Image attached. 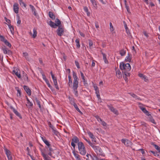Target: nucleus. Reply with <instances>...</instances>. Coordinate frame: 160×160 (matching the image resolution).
Returning <instances> with one entry per match:
<instances>
[{
	"instance_id": "nucleus-55",
	"label": "nucleus",
	"mask_w": 160,
	"mask_h": 160,
	"mask_svg": "<svg viewBox=\"0 0 160 160\" xmlns=\"http://www.w3.org/2000/svg\"><path fill=\"white\" fill-rule=\"evenodd\" d=\"M52 132L54 133V134L57 136L59 133L58 132L57 130H56L55 128H53V129H52Z\"/></svg>"
},
{
	"instance_id": "nucleus-11",
	"label": "nucleus",
	"mask_w": 160,
	"mask_h": 160,
	"mask_svg": "<svg viewBox=\"0 0 160 160\" xmlns=\"http://www.w3.org/2000/svg\"><path fill=\"white\" fill-rule=\"evenodd\" d=\"M23 88L28 96H30L31 94V90L27 86L24 85Z\"/></svg>"
},
{
	"instance_id": "nucleus-38",
	"label": "nucleus",
	"mask_w": 160,
	"mask_h": 160,
	"mask_svg": "<svg viewBox=\"0 0 160 160\" xmlns=\"http://www.w3.org/2000/svg\"><path fill=\"white\" fill-rule=\"evenodd\" d=\"M154 147L156 149H157L158 152H160V147L157 145L156 144H155L153 143L152 144Z\"/></svg>"
},
{
	"instance_id": "nucleus-44",
	"label": "nucleus",
	"mask_w": 160,
	"mask_h": 160,
	"mask_svg": "<svg viewBox=\"0 0 160 160\" xmlns=\"http://www.w3.org/2000/svg\"><path fill=\"white\" fill-rule=\"evenodd\" d=\"M23 77L24 79L25 80L28 81V77L27 75L25 73H23Z\"/></svg>"
},
{
	"instance_id": "nucleus-43",
	"label": "nucleus",
	"mask_w": 160,
	"mask_h": 160,
	"mask_svg": "<svg viewBox=\"0 0 160 160\" xmlns=\"http://www.w3.org/2000/svg\"><path fill=\"white\" fill-rule=\"evenodd\" d=\"M88 43L89 44V48H92L93 45V43L92 41L91 40L89 39L88 40Z\"/></svg>"
},
{
	"instance_id": "nucleus-22",
	"label": "nucleus",
	"mask_w": 160,
	"mask_h": 160,
	"mask_svg": "<svg viewBox=\"0 0 160 160\" xmlns=\"http://www.w3.org/2000/svg\"><path fill=\"white\" fill-rule=\"evenodd\" d=\"M101 53L103 56V59L104 60V62L106 64H108V62L107 59L106 55L102 52H101Z\"/></svg>"
},
{
	"instance_id": "nucleus-23",
	"label": "nucleus",
	"mask_w": 160,
	"mask_h": 160,
	"mask_svg": "<svg viewBox=\"0 0 160 160\" xmlns=\"http://www.w3.org/2000/svg\"><path fill=\"white\" fill-rule=\"evenodd\" d=\"M13 74H14L18 78H21V75L20 73L17 71V70H13L12 71Z\"/></svg>"
},
{
	"instance_id": "nucleus-60",
	"label": "nucleus",
	"mask_w": 160,
	"mask_h": 160,
	"mask_svg": "<svg viewBox=\"0 0 160 160\" xmlns=\"http://www.w3.org/2000/svg\"><path fill=\"white\" fill-rule=\"evenodd\" d=\"M12 53V51L10 50H9L8 49V51H7V54L8 55H11Z\"/></svg>"
},
{
	"instance_id": "nucleus-63",
	"label": "nucleus",
	"mask_w": 160,
	"mask_h": 160,
	"mask_svg": "<svg viewBox=\"0 0 160 160\" xmlns=\"http://www.w3.org/2000/svg\"><path fill=\"white\" fill-rule=\"evenodd\" d=\"M102 122L101 124L103 125L104 126H106L107 125V123L105 122L104 121H102V122Z\"/></svg>"
},
{
	"instance_id": "nucleus-39",
	"label": "nucleus",
	"mask_w": 160,
	"mask_h": 160,
	"mask_svg": "<svg viewBox=\"0 0 160 160\" xmlns=\"http://www.w3.org/2000/svg\"><path fill=\"white\" fill-rule=\"evenodd\" d=\"M26 99H27V103L28 104V105L29 106V107H32L33 106V104L31 102L30 100H29V99H28V98L27 97V96H26Z\"/></svg>"
},
{
	"instance_id": "nucleus-62",
	"label": "nucleus",
	"mask_w": 160,
	"mask_h": 160,
	"mask_svg": "<svg viewBox=\"0 0 160 160\" xmlns=\"http://www.w3.org/2000/svg\"><path fill=\"white\" fill-rule=\"evenodd\" d=\"M142 33L144 34V35L147 38H148V37L149 36L148 35V33L146 31H144Z\"/></svg>"
},
{
	"instance_id": "nucleus-52",
	"label": "nucleus",
	"mask_w": 160,
	"mask_h": 160,
	"mask_svg": "<svg viewBox=\"0 0 160 160\" xmlns=\"http://www.w3.org/2000/svg\"><path fill=\"white\" fill-rule=\"evenodd\" d=\"M17 18L18 20L17 24H20L21 22V21L20 20V17L18 15H17Z\"/></svg>"
},
{
	"instance_id": "nucleus-45",
	"label": "nucleus",
	"mask_w": 160,
	"mask_h": 160,
	"mask_svg": "<svg viewBox=\"0 0 160 160\" xmlns=\"http://www.w3.org/2000/svg\"><path fill=\"white\" fill-rule=\"evenodd\" d=\"M35 100L37 103V104L38 105L39 108L41 109V105L40 104V101H39L38 100V99H37V98H36Z\"/></svg>"
},
{
	"instance_id": "nucleus-7",
	"label": "nucleus",
	"mask_w": 160,
	"mask_h": 160,
	"mask_svg": "<svg viewBox=\"0 0 160 160\" xmlns=\"http://www.w3.org/2000/svg\"><path fill=\"white\" fill-rule=\"evenodd\" d=\"M57 35L59 36L63 35L64 33V28L63 26H59L56 31Z\"/></svg>"
},
{
	"instance_id": "nucleus-21",
	"label": "nucleus",
	"mask_w": 160,
	"mask_h": 160,
	"mask_svg": "<svg viewBox=\"0 0 160 160\" xmlns=\"http://www.w3.org/2000/svg\"><path fill=\"white\" fill-rule=\"evenodd\" d=\"M138 76L142 79H143L145 82H147L148 81L147 77L142 73H139L138 74Z\"/></svg>"
},
{
	"instance_id": "nucleus-14",
	"label": "nucleus",
	"mask_w": 160,
	"mask_h": 160,
	"mask_svg": "<svg viewBox=\"0 0 160 160\" xmlns=\"http://www.w3.org/2000/svg\"><path fill=\"white\" fill-rule=\"evenodd\" d=\"M52 79H53L54 84L55 86V88H56L57 90H58L59 89V88L58 85L57 79L56 78V77L53 78V76H52Z\"/></svg>"
},
{
	"instance_id": "nucleus-34",
	"label": "nucleus",
	"mask_w": 160,
	"mask_h": 160,
	"mask_svg": "<svg viewBox=\"0 0 160 160\" xmlns=\"http://www.w3.org/2000/svg\"><path fill=\"white\" fill-rule=\"evenodd\" d=\"M4 149L7 156L11 154V152L9 150L7 149L5 147H4Z\"/></svg>"
},
{
	"instance_id": "nucleus-2",
	"label": "nucleus",
	"mask_w": 160,
	"mask_h": 160,
	"mask_svg": "<svg viewBox=\"0 0 160 160\" xmlns=\"http://www.w3.org/2000/svg\"><path fill=\"white\" fill-rule=\"evenodd\" d=\"M72 72L73 77L74 80L73 82L72 88L73 90L75 95L76 97H78V93L77 90V88L78 87V78L77 76L76 73L74 71H73Z\"/></svg>"
},
{
	"instance_id": "nucleus-30",
	"label": "nucleus",
	"mask_w": 160,
	"mask_h": 160,
	"mask_svg": "<svg viewBox=\"0 0 160 160\" xmlns=\"http://www.w3.org/2000/svg\"><path fill=\"white\" fill-rule=\"evenodd\" d=\"M15 88L18 92V93L17 94V96L20 97L21 96L22 94L21 90L19 89V88L18 87H16Z\"/></svg>"
},
{
	"instance_id": "nucleus-24",
	"label": "nucleus",
	"mask_w": 160,
	"mask_h": 160,
	"mask_svg": "<svg viewBox=\"0 0 160 160\" xmlns=\"http://www.w3.org/2000/svg\"><path fill=\"white\" fill-rule=\"evenodd\" d=\"M49 25L52 28H57L56 26V24L55 23L53 22L52 21H49V23H48Z\"/></svg>"
},
{
	"instance_id": "nucleus-47",
	"label": "nucleus",
	"mask_w": 160,
	"mask_h": 160,
	"mask_svg": "<svg viewBox=\"0 0 160 160\" xmlns=\"http://www.w3.org/2000/svg\"><path fill=\"white\" fill-rule=\"evenodd\" d=\"M126 53V51L123 49L121 50L120 52V54L121 56H123L125 55Z\"/></svg>"
},
{
	"instance_id": "nucleus-25",
	"label": "nucleus",
	"mask_w": 160,
	"mask_h": 160,
	"mask_svg": "<svg viewBox=\"0 0 160 160\" xmlns=\"http://www.w3.org/2000/svg\"><path fill=\"white\" fill-rule=\"evenodd\" d=\"M92 4L93 7L96 9L97 8V2L95 0H90Z\"/></svg>"
},
{
	"instance_id": "nucleus-32",
	"label": "nucleus",
	"mask_w": 160,
	"mask_h": 160,
	"mask_svg": "<svg viewBox=\"0 0 160 160\" xmlns=\"http://www.w3.org/2000/svg\"><path fill=\"white\" fill-rule=\"evenodd\" d=\"M33 34L32 35V37L33 38H35L37 36V29L34 28L33 29Z\"/></svg>"
},
{
	"instance_id": "nucleus-31",
	"label": "nucleus",
	"mask_w": 160,
	"mask_h": 160,
	"mask_svg": "<svg viewBox=\"0 0 160 160\" xmlns=\"http://www.w3.org/2000/svg\"><path fill=\"white\" fill-rule=\"evenodd\" d=\"M75 42L76 43L77 48H79L80 47V44L79 42V39H77L75 40Z\"/></svg>"
},
{
	"instance_id": "nucleus-26",
	"label": "nucleus",
	"mask_w": 160,
	"mask_h": 160,
	"mask_svg": "<svg viewBox=\"0 0 160 160\" xmlns=\"http://www.w3.org/2000/svg\"><path fill=\"white\" fill-rule=\"evenodd\" d=\"M55 24H56V27H58L59 26H61V21L58 18H57L56 19L55 21Z\"/></svg>"
},
{
	"instance_id": "nucleus-33",
	"label": "nucleus",
	"mask_w": 160,
	"mask_h": 160,
	"mask_svg": "<svg viewBox=\"0 0 160 160\" xmlns=\"http://www.w3.org/2000/svg\"><path fill=\"white\" fill-rule=\"evenodd\" d=\"M132 59V57L130 56V55L128 54V56H127L125 58V60L126 62H130Z\"/></svg>"
},
{
	"instance_id": "nucleus-17",
	"label": "nucleus",
	"mask_w": 160,
	"mask_h": 160,
	"mask_svg": "<svg viewBox=\"0 0 160 160\" xmlns=\"http://www.w3.org/2000/svg\"><path fill=\"white\" fill-rule=\"evenodd\" d=\"M29 7L31 8L32 12L33 15L35 16H36L37 15V13L36 12V10L34 7L31 4L29 5Z\"/></svg>"
},
{
	"instance_id": "nucleus-53",
	"label": "nucleus",
	"mask_w": 160,
	"mask_h": 160,
	"mask_svg": "<svg viewBox=\"0 0 160 160\" xmlns=\"http://www.w3.org/2000/svg\"><path fill=\"white\" fill-rule=\"evenodd\" d=\"M91 158L92 159V160H98V159H99V158L97 157V156H92Z\"/></svg>"
},
{
	"instance_id": "nucleus-5",
	"label": "nucleus",
	"mask_w": 160,
	"mask_h": 160,
	"mask_svg": "<svg viewBox=\"0 0 160 160\" xmlns=\"http://www.w3.org/2000/svg\"><path fill=\"white\" fill-rule=\"evenodd\" d=\"M46 148L47 149V150L48 152V154L51 157L55 158L56 155H53L54 154V151L52 148V146L51 145L50 146L48 147H46Z\"/></svg>"
},
{
	"instance_id": "nucleus-20",
	"label": "nucleus",
	"mask_w": 160,
	"mask_h": 160,
	"mask_svg": "<svg viewBox=\"0 0 160 160\" xmlns=\"http://www.w3.org/2000/svg\"><path fill=\"white\" fill-rule=\"evenodd\" d=\"M48 15L49 17L52 20L55 19L56 17L53 12L51 11H49L48 12Z\"/></svg>"
},
{
	"instance_id": "nucleus-1",
	"label": "nucleus",
	"mask_w": 160,
	"mask_h": 160,
	"mask_svg": "<svg viewBox=\"0 0 160 160\" xmlns=\"http://www.w3.org/2000/svg\"><path fill=\"white\" fill-rule=\"evenodd\" d=\"M120 69L122 73H125V75H130V73L128 72L131 68L130 64L128 63H125L123 62H121L119 66Z\"/></svg>"
},
{
	"instance_id": "nucleus-59",
	"label": "nucleus",
	"mask_w": 160,
	"mask_h": 160,
	"mask_svg": "<svg viewBox=\"0 0 160 160\" xmlns=\"http://www.w3.org/2000/svg\"><path fill=\"white\" fill-rule=\"evenodd\" d=\"M8 160H12V157L11 154L7 156Z\"/></svg>"
},
{
	"instance_id": "nucleus-58",
	"label": "nucleus",
	"mask_w": 160,
	"mask_h": 160,
	"mask_svg": "<svg viewBox=\"0 0 160 160\" xmlns=\"http://www.w3.org/2000/svg\"><path fill=\"white\" fill-rule=\"evenodd\" d=\"M151 152L152 153L154 154V156H158L159 155V154H158L157 152H155L153 151H151Z\"/></svg>"
},
{
	"instance_id": "nucleus-35",
	"label": "nucleus",
	"mask_w": 160,
	"mask_h": 160,
	"mask_svg": "<svg viewBox=\"0 0 160 160\" xmlns=\"http://www.w3.org/2000/svg\"><path fill=\"white\" fill-rule=\"evenodd\" d=\"M2 50L3 51L4 54H7V51L8 48H7L6 46H4L2 47L1 48Z\"/></svg>"
},
{
	"instance_id": "nucleus-61",
	"label": "nucleus",
	"mask_w": 160,
	"mask_h": 160,
	"mask_svg": "<svg viewBox=\"0 0 160 160\" xmlns=\"http://www.w3.org/2000/svg\"><path fill=\"white\" fill-rule=\"evenodd\" d=\"M4 19H5L6 21L8 23L10 24L11 23L10 20L9 19L7 18L6 17L4 18Z\"/></svg>"
},
{
	"instance_id": "nucleus-27",
	"label": "nucleus",
	"mask_w": 160,
	"mask_h": 160,
	"mask_svg": "<svg viewBox=\"0 0 160 160\" xmlns=\"http://www.w3.org/2000/svg\"><path fill=\"white\" fill-rule=\"evenodd\" d=\"M116 75L117 77L119 78L122 77V74L121 72L119 70H117L116 71Z\"/></svg>"
},
{
	"instance_id": "nucleus-6",
	"label": "nucleus",
	"mask_w": 160,
	"mask_h": 160,
	"mask_svg": "<svg viewBox=\"0 0 160 160\" xmlns=\"http://www.w3.org/2000/svg\"><path fill=\"white\" fill-rule=\"evenodd\" d=\"M79 142V140L78 138L76 136H74L72 137V142L71 143V145L73 147V148L72 149V150H75V147L76 146V145L75 143H78Z\"/></svg>"
},
{
	"instance_id": "nucleus-64",
	"label": "nucleus",
	"mask_w": 160,
	"mask_h": 160,
	"mask_svg": "<svg viewBox=\"0 0 160 160\" xmlns=\"http://www.w3.org/2000/svg\"><path fill=\"white\" fill-rule=\"evenodd\" d=\"M23 56L25 57V58L27 59V57L28 56V54L27 52H23Z\"/></svg>"
},
{
	"instance_id": "nucleus-42",
	"label": "nucleus",
	"mask_w": 160,
	"mask_h": 160,
	"mask_svg": "<svg viewBox=\"0 0 160 160\" xmlns=\"http://www.w3.org/2000/svg\"><path fill=\"white\" fill-rule=\"evenodd\" d=\"M83 139L85 140L88 144H89L91 146L93 144V143H92L91 142L90 140L89 139H87L85 137H83Z\"/></svg>"
},
{
	"instance_id": "nucleus-48",
	"label": "nucleus",
	"mask_w": 160,
	"mask_h": 160,
	"mask_svg": "<svg viewBox=\"0 0 160 160\" xmlns=\"http://www.w3.org/2000/svg\"><path fill=\"white\" fill-rule=\"evenodd\" d=\"M4 43L6 45L8 46L9 48L11 47L12 46L11 44L7 40L5 41Z\"/></svg>"
},
{
	"instance_id": "nucleus-8",
	"label": "nucleus",
	"mask_w": 160,
	"mask_h": 160,
	"mask_svg": "<svg viewBox=\"0 0 160 160\" xmlns=\"http://www.w3.org/2000/svg\"><path fill=\"white\" fill-rule=\"evenodd\" d=\"M121 141L122 143H124L127 147L130 146L132 144L131 142L128 139H122Z\"/></svg>"
},
{
	"instance_id": "nucleus-29",
	"label": "nucleus",
	"mask_w": 160,
	"mask_h": 160,
	"mask_svg": "<svg viewBox=\"0 0 160 160\" xmlns=\"http://www.w3.org/2000/svg\"><path fill=\"white\" fill-rule=\"evenodd\" d=\"M81 76L82 78V82H83V83L84 84L87 83V81L85 80V77L83 73L81 72H80Z\"/></svg>"
},
{
	"instance_id": "nucleus-36",
	"label": "nucleus",
	"mask_w": 160,
	"mask_h": 160,
	"mask_svg": "<svg viewBox=\"0 0 160 160\" xmlns=\"http://www.w3.org/2000/svg\"><path fill=\"white\" fill-rule=\"evenodd\" d=\"M8 26L12 33H14V28L12 26L11 24L8 25Z\"/></svg>"
},
{
	"instance_id": "nucleus-10",
	"label": "nucleus",
	"mask_w": 160,
	"mask_h": 160,
	"mask_svg": "<svg viewBox=\"0 0 160 160\" xmlns=\"http://www.w3.org/2000/svg\"><path fill=\"white\" fill-rule=\"evenodd\" d=\"M140 108L142 111L147 116H149L151 115V114L149 113V112H148L145 108L140 106Z\"/></svg>"
},
{
	"instance_id": "nucleus-19",
	"label": "nucleus",
	"mask_w": 160,
	"mask_h": 160,
	"mask_svg": "<svg viewBox=\"0 0 160 160\" xmlns=\"http://www.w3.org/2000/svg\"><path fill=\"white\" fill-rule=\"evenodd\" d=\"M68 78L69 81L68 83V86L70 87H72V80L71 77V76L70 75H69L68 76Z\"/></svg>"
},
{
	"instance_id": "nucleus-41",
	"label": "nucleus",
	"mask_w": 160,
	"mask_h": 160,
	"mask_svg": "<svg viewBox=\"0 0 160 160\" xmlns=\"http://www.w3.org/2000/svg\"><path fill=\"white\" fill-rule=\"evenodd\" d=\"M21 6H23L25 8L26 7L27 5L22 0H18Z\"/></svg>"
},
{
	"instance_id": "nucleus-18",
	"label": "nucleus",
	"mask_w": 160,
	"mask_h": 160,
	"mask_svg": "<svg viewBox=\"0 0 160 160\" xmlns=\"http://www.w3.org/2000/svg\"><path fill=\"white\" fill-rule=\"evenodd\" d=\"M42 140L44 142V143L46 144L47 145V146L46 147H48L50 146L51 144L50 143V142H49L48 140H47L45 137L43 138L42 137Z\"/></svg>"
},
{
	"instance_id": "nucleus-57",
	"label": "nucleus",
	"mask_w": 160,
	"mask_h": 160,
	"mask_svg": "<svg viewBox=\"0 0 160 160\" xmlns=\"http://www.w3.org/2000/svg\"><path fill=\"white\" fill-rule=\"evenodd\" d=\"M110 27V29L111 31H113V27L112 25V23L111 22H110L109 23Z\"/></svg>"
},
{
	"instance_id": "nucleus-3",
	"label": "nucleus",
	"mask_w": 160,
	"mask_h": 160,
	"mask_svg": "<svg viewBox=\"0 0 160 160\" xmlns=\"http://www.w3.org/2000/svg\"><path fill=\"white\" fill-rule=\"evenodd\" d=\"M78 148L79 153L82 155H85L86 153V148L83 143L80 142L78 144Z\"/></svg>"
},
{
	"instance_id": "nucleus-4",
	"label": "nucleus",
	"mask_w": 160,
	"mask_h": 160,
	"mask_svg": "<svg viewBox=\"0 0 160 160\" xmlns=\"http://www.w3.org/2000/svg\"><path fill=\"white\" fill-rule=\"evenodd\" d=\"M92 148L94 150V151L97 153V155L101 156L102 157H105V154L103 152L101 148L98 146H96L94 143H93L91 146Z\"/></svg>"
},
{
	"instance_id": "nucleus-37",
	"label": "nucleus",
	"mask_w": 160,
	"mask_h": 160,
	"mask_svg": "<svg viewBox=\"0 0 160 160\" xmlns=\"http://www.w3.org/2000/svg\"><path fill=\"white\" fill-rule=\"evenodd\" d=\"M42 152V155L44 158V160H50L48 158V156L44 152H43L42 151H41Z\"/></svg>"
},
{
	"instance_id": "nucleus-12",
	"label": "nucleus",
	"mask_w": 160,
	"mask_h": 160,
	"mask_svg": "<svg viewBox=\"0 0 160 160\" xmlns=\"http://www.w3.org/2000/svg\"><path fill=\"white\" fill-rule=\"evenodd\" d=\"M11 109H12L13 112H14V113L19 118H20L22 119V118L21 116L20 115V114L14 108L12 107H11Z\"/></svg>"
},
{
	"instance_id": "nucleus-49",
	"label": "nucleus",
	"mask_w": 160,
	"mask_h": 160,
	"mask_svg": "<svg viewBox=\"0 0 160 160\" xmlns=\"http://www.w3.org/2000/svg\"><path fill=\"white\" fill-rule=\"evenodd\" d=\"M95 117L96 118L97 120L99 122H102V119L101 118L99 117V116L97 115L95 116Z\"/></svg>"
},
{
	"instance_id": "nucleus-51",
	"label": "nucleus",
	"mask_w": 160,
	"mask_h": 160,
	"mask_svg": "<svg viewBox=\"0 0 160 160\" xmlns=\"http://www.w3.org/2000/svg\"><path fill=\"white\" fill-rule=\"evenodd\" d=\"M0 39L1 41L4 42H5V41L7 40L5 39L4 36L1 35H0Z\"/></svg>"
},
{
	"instance_id": "nucleus-13",
	"label": "nucleus",
	"mask_w": 160,
	"mask_h": 160,
	"mask_svg": "<svg viewBox=\"0 0 160 160\" xmlns=\"http://www.w3.org/2000/svg\"><path fill=\"white\" fill-rule=\"evenodd\" d=\"M88 134L90 138L92 139V141L93 142H96V138L93 135V134L90 131L88 132Z\"/></svg>"
},
{
	"instance_id": "nucleus-46",
	"label": "nucleus",
	"mask_w": 160,
	"mask_h": 160,
	"mask_svg": "<svg viewBox=\"0 0 160 160\" xmlns=\"http://www.w3.org/2000/svg\"><path fill=\"white\" fill-rule=\"evenodd\" d=\"M73 106H74L75 108L78 112H79L81 114H82V112L80 110V109L78 107V106L76 104H74V105Z\"/></svg>"
},
{
	"instance_id": "nucleus-50",
	"label": "nucleus",
	"mask_w": 160,
	"mask_h": 160,
	"mask_svg": "<svg viewBox=\"0 0 160 160\" xmlns=\"http://www.w3.org/2000/svg\"><path fill=\"white\" fill-rule=\"evenodd\" d=\"M123 74V77L125 80V81L126 82H128V78H127V77L128 76H130V75H125V73H122Z\"/></svg>"
},
{
	"instance_id": "nucleus-28",
	"label": "nucleus",
	"mask_w": 160,
	"mask_h": 160,
	"mask_svg": "<svg viewBox=\"0 0 160 160\" xmlns=\"http://www.w3.org/2000/svg\"><path fill=\"white\" fill-rule=\"evenodd\" d=\"M68 98L70 100V103L72 105L74 106V104H76L75 102V99L73 98H71L70 97H69Z\"/></svg>"
},
{
	"instance_id": "nucleus-9",
	"label": "nucleus",
	"mask_w": 160,
	"mask_h": 160,
	"mask_svg": "<svg viewBox=\"0 0 160 160\" xmlns=\"http://www.w3.org/2000/svg\"><path fill=\"white\" fill-rule=\"evenodd\" d=\"M107 106L111 111L114 113L116 115H118V111L116 109L114 108L111 104L110 105L108 104Z\"/></svg>"
},
{
	"instance_id": "nucleus-54",
	"label": "nucleus",
	"mask_w": 160,
	"mask_h": 160,
	"mask_svg": "<svg viewBox=\"0 0 160 160\" xmlns=\"http://www.w3.org/2000/svg\"><path fill=\"white\" fill-rule=\"evenodd\" d=\"M75 65H76L77 68L78 69H79L80 68L79 66V63L77 61H75Z\"/></svg>"
},
{
	"instance_id": "nucleus-16",
	"label": "nucleus",
	"mask_w": 160,
	"mask_h": 160,
	"mask_svg": "<svg viewBox=\"0 0 160 160\" xmlns=\"http://www.w3.org/2000/svg\"><path fill=\"white\" fill-rule=\"evenodd\" d=\"M72 153L76 160H81V156L76 152L75 150H72Z\"/></svg>"
},
{
	"instance_id": "nucleus-40",
	"label": "nucleus",
	"mask_w": 160,
	"mask_h": 160,
	"mask_svg": "<svg viewBox=\"0 0 160 160\" xmlns=\"http://www.w3.org/2000/svg\"><path fill=\"white\" fill-rule=\"evenodd\" d=\"M130 95L132 97H133L136 100H141L139 97H138V96H137L136 94H134V93H130Z\"/></svg>"
},
{
	"instance_id": "nucleus-15",
	"label": "nucleus",
	"mask_w": 160,
	"mask_h": 160,
	"mask_svg": "<svg viewBox=\"0 0 160 160\" xmlns=\"http://www.w3.org/2000/svg\"><path fill=\"white\" fill-rule=\"evenodd\" d=\"M18 4L17 3H15L13 5V9L15 12L17 14L18 13L19 8L18 7Z\"/></svg>"
},
{
	"instance_id": "nucleus-56",
	"label": "nucleus",
	"mask_w": 160,
	"mask_h": 160,
	"mask_svg": "<svg viewBox=\"0 0 160 160\" xmlns=\"http://www.w3.org/2000/svg\"><path fill=\"white\" fill-rule=\"evenodd\" d=\"M48 125L50 128L52 129H53L54 128L53 126L52 125L51 122H48Z\"/></svg>"
}]
</instances>
